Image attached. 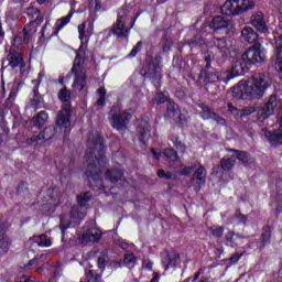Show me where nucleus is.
I'll use <instances>...</instances> for the list:
<instances>
[{
  "label": "nucleus",
  "instance_id": "0e129e2a",
  "mask_svg": "<svg viewBox=\"0 0 282 282\" xmlns=\"http://www.w3.org/2000/svg\"><path fill=\"white\" fill-rule=\"evenodd\" d=\"M242 254L241 253H235L232 257L229 258V261L232 263H237L239 259H241Z\"/></svg>",
  "mask_w": 282,
  "mask_h": 282
},
{
  "label": "nucleus",
  "instance_id": "e2e57ef3",
  "mask_svg": "<svg viewBox=\"0 0 282 282\" xmlns=\"http://www.w3.org/2000/svg\"><path fill=\"white\" fill-rule=\"evenodd\" d=\"M176 122H178V124H184V121L186 120V118H184V116H182V113L178 111V113L175 116Z\"/></svg>",
  "mask_w": 282,
  "mask_h": 282
},
{
  "label": "nucleus",
  "instance_id": "393cba45",
  "mask_svg": "<svg viewBox=\"0 0 282 282\" xmlns=\"http://www.w3.org/2000/svg\"><path fill=\"white\" fill-rule=\"evenodd\" d=\"M124 176V172L120 169H110L107 170L105 177L108 182H110L111 184H116L118 182H120V180H122V177Z\"/></svg>",
  "mask_w": 282,
  "mask_h": 282
},
{
  "label": "nucleus",
  "instance_id": "2f4dec72",
  "mask_svg": "<svg viewBox=\"0 0 282 282\" xmlns=\"http://www.w3.org/2000/svg\"><path fill=\"white\" fill-rule=\"evenodd\" d=\"M23 41L24 43H30V37L32 36V34H34V32H36V29H34V22H31L26 25H24L23 28Z\"/></svg>",
  "mask_w": 282,
  "mask_h": 282
},
{
  "label": "nucleus",
  "instance_id": "72a5a7b5",
  "mask_svg": "<svg viewBox=\"0 0 282 282\" xmlns=\"http://www.w3.org/2000/svg\"><path fill=\"white\" fill-rule=\"evenodd\" d=\"M163 155L170 162H180V156L173 148H167L164 150Z\"/></svg>",
  "mask_w": 282,
  "mask_h": 282
},
{
  "label": "nucleus",
  "instance_id": "e433bc0d",
  "mask_svg": "<svg viewBox=\"0 0 282 282\" xmlns=\"http://www.w3.org/2000/svg\"><path fill=\"white\" fill-rule=\"evenodd\" d=\"M261 111V107L258 105L249 106L242 110H240V118L242 119L246 116H252V113H257Z\"/></svg>",
  "mask_w": 282,
  "mask_h": 282
},
{
  "label": "nucleus",
  "instance_id": "052dcab7",
  "mask_svg": "<svg viewBox=\"0 0 282 282\" xmlns=\"http://www.w3.org/2000/svg\"><path fill=\"white\" fill-rule=\"evenodd\" d=\"M26 14H29V17H34V14H41V11L36 8L30 7L26 9Z\"/></svg>",
  "mask_w": 282,
  "mask_h": 282
},
{
  "label": "nucleus",
  "instance_id": "603ef678",
  "mask_svg": "<svg viewBox=\"0 0 282 282\" xmlns=\"http://www.w3.org/2000/svg\"><path fill=\"white\" fill-rule=\"evenodd\" d=\"M172 141L175 148L178 149V151H186V144L182 143V141H180V138L174 137Z\"/></svg>",
  "mask_w": 282,
  "mask_h": 282
},
{
  "label": "nucleus",
  "instance_id": "a878e982",
  "mask_svg": "<svg viewBox=\"0 0 282 282\" xmlns=\"http://www.w3.org/2000/svg\"><path fill=\"white\" fill-rule=\"evenodd\" d=\"M237 164V158L235 155H226L220 160L219 166L223 171H232Z\"/></svg>",
  "mask_w": 282,
  "mask_h": 282
},
{
  "label": "nucleus",
  "instance_id": "37998d69",
  "mask_svg": "<svg viewBox=\"0 0 282 282\" xmlns=\"http://www.w3.org/2000/svg\"><path fill=\"white\" fill-rule=\"evenodd\" d=\"M70 19H72V14H68V15L57 20V22H56L57 31L56 32L57 33L61 32V30H63V28L65 25H67V23H69Z\"/></svg>",
  "mask_w": 282,
  "mask_h": 282
},
{
  "label": "nucleus",
  "instance_id": "423d86ee",
  "mask_svg": "<svg viewBox=\"0 0 282 282\" xmlns=\"http://www.w3.org/2000/svg\"><path fill=\"white\" fill-rule=\"evenodd\" d=\"M70 74L75 76L72 85L73 89L83 91L87 87V70L85 69V57L80 56V54L76 55Z\"/></svg>",
  "mask_w": 282,
  "mask_h": 282
},
{
  "label": "nucleus",
  "instance_id": "6e6d98bb",
  "mask_svg": "<svg viewBox=\"0 0 282 282\" xmlns=\"http://www.w3.org/2000/svg\"><path fill=\"white\" fill-rule=\"evenodd\" d=\"M235 217L240 224H246V221H248V216L241 214V212H236Z\"/></svg>",
  "mask_w": 282,
  "mask_h": 282
},
{
  "label": "nucleus",
  "instance_id": "4468645a",
  "mask_svg": "<svg viewBox=\"0 0 282 282\" xmlns=\"http://www.w3.org/2000/svg\"><path fill=\"white\" fill-rule=\"evenodd\" d=\"M127 15L121 14L118 17L116 23L112 25V34L117 39H129V28L126 26Z\"/></svg>",
  "mask_w": 282,
  "mask_h": 282
},
{
  "label": "nucleus",
  "instance_id": "4d7b16f0",
  "mask_svg": "<svg viewBox=\"0 0 282 282\" xmlns=\"http://www.w3.org/2000/svg\"><path fill=\"white\" fill-rule=\"evenodd\" d=\"M85 28H87V24L85 22H83L82 24L78 25L80 41H83V39H85Z\"/></svg>",
  "mask_w": 282,
  "mask_h": 282
},
{
  "label": "nucleus",
  "instance_id": "5fc2aeb1",
  "mask_svg": "<svg viewBox=\"0 0 282 282\" xmlns=\"http://www.w3.org/2000/svg\"><path fill=\"white\" fill-rule=\"evenodd\" d=\"M196 169L195 164L188 165V166H184L181 170V175H191V173H193Z\"/></svg>",
  "mask_w": 282,
  "mask_h": 282
},
{
  "label": "nucleus",
  "instance_id": "f704fd0d",
  "mask_svg": "<svg viewBox=\"0 0 282 282\" xmlns=\"http://www.w3.org/2000/svg\"><path fill=\"white\" fill-rule=\"evenodd\" d=\"M162 52L169 53L171 52V47H173V37L171 35H164L161 40Z\"/></svg>",
  "mask_w": 282,
  "mask_h": 282
},
{
  "label": "nucleus",
  "instance_id": "c85d7f7f",
  "mask_svg": "<svg viewBox=\"0 0 282 282\" xmlns=\"http://www.w3.org/2000/svg\"><path fill=\"white\" fill-rule=\"evenodd\" d=\"M33 84H35V87L33 88V98L31 100L32 107H39L41 102H43V97L41 96V93H39V85L40 83L37 80H33Z\"/></svg>",
  "mask_w": 282,
  "mask_h": 282
},
{
  "label": "nucleus",
  "instance_id": "79ce46f5",
  "mask_svg": "<svg viewBox=\"0 0 282 282\" xmlns=\"http://www.w3.org/2000/svg\"><path fill=\"white\" fill-rule=\"evenodd\" d=\"M35 241H37V246L40 247L50 248V246H52V240H50L45 235L36 237Z\"/></svg>",
  "mask_w": 282,
  "mask_h": 282
},
{
  "label": "nucleus",
  "instance_id": "f257e3e1",
  "mask_svg": "<svg viewBox=\"0 0 282 282\" xmlns=\"http://www.w3.org/2000/svg\"><path fill=\"white\" fill-rule=\"evenodd\" d=\"M272 85V78L268 73H254L249 80H240L232 88V96L236 100L250 98L251 100H260L265 96V91Z\"/></svg>",
  "mask_w": 282,
  "mask_h": 282
},
{
  "label": "nucleus",
  "instance_id": "13d9d810",
  "mask_svg": "<svg viewBox=\"0 0 282 282\" xmlns=\"http://www.w3.org/2000/svg\"><path fill=\"white\" fill-rule=\"evenodd\" d=\"M238 1L237 0H231V12L234 14V17H237L239 15L238 10H239V7H238Z\"/></svg>",
  "mask_w": 282,
  "mask_h": 282
},
{
  "label": "nucleus",
  "instance_id": "ea45409f",
  "mask_svg": "<svg viewBox=\"0 0 282 282\" xmlns=\"http://www.w3.org/2000/svg\"><path fill=\"white\" fill-rule=\"evenodd\" d=\"M89 199H91V192H85L79 194L77 196V202H78L77 206H82V208H85V204H87Z\"/></svg>",
  "mask_w": 282,
  "mask_h": 282
},
{
  "label": "nucleus",
  "instance_id": "49530a36",
  "mask_svg": "<svg viewBox=\"0 0 282 282\" xmlns=\"http://www.w3.org/2000/svg\"><path fill=\"white\" fill-rule=\"evenodd\" d=\"M137 262H138V259L135 258V254H133V253H126L124 254L123 263H126V265H133Z\"/></svg>",
  "mask_w": 282,
  "mask_h": 282
},
{
  "label": "nucleus",
  "instance_id": "2eb2a0df",
  "mask_svg": "<svg viewBox=\"0 0 282 282\" xmlns=\"http://www.w3.org/2000/svg\"><path fill=\"white\" fill-rule=\"evenodd\" d=\"M200 80H203L204 85H208V83H226L224 79V74H219V72L203 69L198 76Z\"/></svg>",
  "mask_w": 282,
  "mask_h": 282
},
{
  "label": "nucleus",
  "instance_id": "cd10ccee",
  "mask_svg": "<svg viewBox=\"0 0 282 282\" xmlns=\"http://www.w3.org/2000/svg\"><path fill=\"white\" fill-rule=\"evenodd\" d=\"M229 153H235L236 160H239V162H242V164H248L250 161V154L246 151L237 150V149H227Z\"/></svg>",
  "mask_w": 282,
  "mask_h": 282
},
{
  "label": "nucleus",
  "instance_id": "4be33fe9",
  "mask_svg": "<svg viewBox=\"0 0 282 282\" xmlns=\"http://www.w3.org/2000/svg\"><path fill=\"white\" fill-rule=\"evenodd\" d=\"M137 133L140 142H142V144H147V140L151 138V126H149L147 121L141 122L137 127Z\"/></svg>",
  "mask_w": 282,
  "mask_h": 282
},
{
  "label": "nucleus",
  "instance_id": "412c9836",
  "mask_svg": "<svg viewBox=\"0 0 282 282\" xmlns=\"http://www.w3.org/2000/svg\"><path fill=\"white\" fill-rule=\"evenodd\" d=\"M241 36L243 41L252 45H256L257 43H259V33H257L256 30L250 26H245L242 29Z\"/></svg>",
  "mask_w": 282,
  "mask_h": 282
},
{
  "label": "nucleus",
  "instance_id": "a211bd4d",
  "mask_svg": "<svg viewBox=\"0 0 282 282\" xmlns=\"http://www.w3.org/2000/svg\"><path fill=\"white\" fill-rule=\"evenodd\" d=\"M279 105V100L276 99V95H271L268 102L260 108L262 118H270L274 113Z\"/></svg>",
  "mask_w": 282,
  "mask_h": 282
},
{
  "label": "nucleus",
  "instance_id": "aec40b11",
  "mask_svg": "<svg viewBox=\"0 0 282 282\" xmlns=\"http://www.w3.org/2000/svg\"><path fill=\"white\" fill-rule=\"evenodd\" d=\"M181 260L180 253L172 251H165V257H163V268L164 270H169V268H175Z\"/></svg>",
  "mask_w": 282,
  "mask_h": 282
},
{
  "label": "nucleus",
  "instance_id": "680f3d73",
  "mask_svg": "<svg viewBox=\"0 0 282 282\" xmlns=\"http://www.w3.org/2000/svg\"><path fill=\"white\" fill-rule=\"evenodd\" d=\"M227 107H228V110L230 111V113H236V116H239V117H240L241 111H239V110L237 109V107H234L231 102H229V104L227 105Z\"/></svg>",
  "mask_w": 282,
  "mask_h": 282
},
{
  "label": "nucleus",
  "instance_id": "a18cd8bd",
  "mask_svg": "<svg viewBox=\"0 0 282 282\" xmlns=\"http://www.w3.org/2000/svg\"><path fill=\"white\" fill-rule=\"evenodd\" d=\"M97 94L99 96V98L97 100L98 107H105V98L107 96V90L105 88H99L97 90Z\"/></svg>",
  "mask_w": 282,
  "mask_h": 282
},
{
  "label": "nucleus",
  "instance_id": "774afa93",
  "mask_svg": "<svg viewBox=\"0 0 282 282\" xmlns=\"http://www.w3.org/2000/svg\"><path fill=\"white\" fill-rule=\"evenodd\" d=\"M143 265L148 269V270H151L152 268H153V262H151V261H144L143 262Z\"/></svg>",
  "mask_w": 282,
  "mask_h": 282
},
{
  "label": "nucleus",
  "instance_id": "864d4df0",
  "mask_svg": "<svg viewBox=\"0 0 282 282\" xmlns=\"http://www.w3.org/2000/svg\"><path fill=\"white\" fill-rule=\"evenodd\" d=\"M158 176L161 177V180H173V173L165 172L164 170H159Z\"/></svg>",
  "mask_w": 282,
  "mask_h": 282
},
{
  "label": "nucleus",
  "instance_id": "6ab92c4d",
  "mask_svg": "<svg viewBox=\"0 0 282 282\" xmlns=\"http://www.w3.org/2000/svg\"><path fill=\"white\" fill-rule=\"evenodd\" d=\"M251 25L258 30V32H262L265 34L268 32V25L265 24V19L263 18V13L258 11L251 15Z\"/></svg>",
  "mask_w": 282,
  "mask_h": 282
},
{
  "label": "nucleus",
  "instance_id": "bb28decb",
  "mask_svg": "<svg viewBox=\"0 0 282 282\" xmlns=\"http://www.w3.org/2000/svg\"><path fill=\"white\" fill-rule=\"evenodd\" d=\"M193 180H196L199 186L206 184V167H204V165H199L194 172Z\"/></svg>",
  "mask_w": 282,
  "mask_h": 282
},
{
  "label": "nucleus",
  "instance_id": "7c9ffc66",
  "mask_svg": "<svg viewBox=\"0 0 282 282\" xmlns=\"http://www.w3.org/2000/svg\"><path fill=\"white\" fill-rule=\"evenodd\" d=\"M238 1V11L236 13L243 14L247 10H252L254 8V3L252 0H237Z\"/></svg>",
  "mask_w": 282,
  "mask_h": 282
},
{
  "label": "nucleus",
  "instance_id": "bf43d9fd",
  "mask_svg": "<svg viewBox=\"0 0 282 282\" xmlns=\"http://www.w3.org/2000/svg\"><path fill=\"white\" fill-rule=\"evenodd\" d=\"M23 193H28V183H21L18 186V195H23Z\"/></svg>",
  "mask_w": 282,
  "mask_h": 282
},
{
  "label": "nucleus",
  "instance_id": "9d476101",
  "mask_svg": "<svg viewBox=\"0 0 282 282\" xmlns=\"http://www.w3.org/2000/svg\"><path fill=\"white\" fill-rule=\"evenodd\" d=\"M242 55L249 66L254 65V63H264L265 61V52L261 50V43L253 44Z\"/></svg>",
  "mask_w": 282,
  "mask_h": 282
},
{
  "label": "nucleus",
  "instance_id": "8fccbe9b",
  "mask_svg": "<svg viewBox=\"0 0 282 282\" xmlns=\"http://www.w3.org/2000/svg\"><path fill=\"white\" fill-rule=\"evenodd\" d=\"M86 276H87V282H100V275L94 273L93 270H89L86 273Z\"/></svg>",
  "mask_w": 282,
  "mask_h": 282
},
{
  "label": "nucleus",
  "instance_id": "dca6fc26",
  "mask_svg": "<svg viewBox=\"0 0 282 282\" xmlns=\"http://www.w3.org/2000/svg\"><path fill=\"white\" fill-rule=\"evenodd\" d=\"M202 109V118L203 120H214L219 127H226L227 122L224 117L217 115L215 111L210 110L208 106L206 105H200Z\"/></svg>",
  "mask_w": 282,
  "mask_h": 282
},
{
  "label": "nucleus",
  "instance_id": "20e7f679",
  "mask_svg": "<svg viewBox=\"0 0 282 282\" xmlns=\"http://www.w3.org/2000/svg\"><path fill=\"white\" fill-rule=\"evenodd\" d=\"M162 56L155 55L150 58L148 65L143 66L140 74L145 78H150L152 80L154 87L160 89L162 85Z\"/></svg>",
  "mask_w": 282,
  "mask_h": 282
},
{
  "label": "nucleus",
  "instance_id": "3c124183",
  "mask_svg": "<svg viewBox=\"0 0 282 282\" xmlns=\"http://www.w3.org/2000/svg\"><path fill=\"white\" fill-rule=\"evenodd\" d=\"M166 100H167L166 95H164L163 93H158L154 97V102L156 105H164Z\"/></svg>",
  "mask_w": 282,
  "mask_h": 282
},
{
  "label": "nucleus",
  "instance_id": "de8ad7c7",
  "mask_svg": "<svg viewBox=\"0 0 282 282\" xmlns=\"http://www.w3.org/2000/svg\"><path fill=\"white\" fill-rule=\"evenodd\" d=\"M142 50V41H139L137 45L133 46L130 54L128 55V58H135L138 56V53Z\"/></svg>",
  "mask_w": 282,
  "mask_h": 282
},
{
  "label": "nucleus",
  "instance_id": "58836bf2",
  "mask_svg": "<svg viewBox=\"0 0 282 282\" xmlns=\"http://www.w3.org/2000/svg\"><path fill=\"white\" fill-rule=\"evenodd\" d=\"M221 14H226V17H234L232 11V0H227L221 7H220Z\"/></svg>",
  "mask_w": 282,
  "mask_h": 282
},
{
  "label": "nucleus",
  "instance_id": "39448f33",
  "mask_svg": "<svg viewBox=\"0 0 282 282\" xmlns=\"http://www.w3.org/2000/svg\"><path fill=\"white\" fill-rule=\"evenodd\" d=\"M131 111L122 110L120 106H112L109 112V120L112 129L124 133L129 127V122H131Z\"/></svg>",
  "mask_w": 282,
  "mask_h": 282
},
{
  "label": "nucleus",
  "instance_id": "9b49d317",
  "mask_svg": "<svg viewBox=\"0 0 282 282\" xmlns=\"http://www.w3.org/2000/svg\"><path fill=\"white\" fill-rule=\"evenodd\" d=\"M12 67V69L20 67L23 69L25 67V62H23V55L14 50H10L7 59L2 61V68Z\"/></svg>",
  "mask_w": 282,
  "mask_h": 282
},
{
  "label": "nucleus",
  "instance_id": "c9c22d12",
  "mask_svg": "<svg viewBox=\"0 0 282 282\" xmlns=\"http://www.w3.org/2000/svg\"><path fill=\"white\" fill-rule=\"evenodd\" d=\"M177 113H180L178 106L175 102L169 101L167 102V110H166L167 117L175 120V117L177 116Z\"/></svg>",
  "mask_w": 282,
  "mask_h": 282
},
{
  "label": "nucleus",
  "instance_id": "b1692460",
  "mask_svg": "<svg viewBox=\"0 0 282 282\" xmlns=\"http://www.w3.org/2000/svg\"><path fill=\"white\" fill-rule=\"evenodd\" d=\"M264 137L269 140L272 147H279V144H282V129L274 130L273 132L265 130Z\"/></svg>",
  "mask_w": 282,
  "mask_h": 282
},
{
  "label": "nucleus",
  "instance_id": "f3484780",
  "mask_svg": "<svg viewBox=\"0 0 282 282\" xmlns=\"http://www.w3.org/2000/svg\"><path fill=\"white\" fill-rule=\"evenodd\" d=\"M102 239V232L98 229H88L79 237L80 243H98Z\"/></svg>",
  "mask_w": 282,
  "mask_h": 282
},
{
  "label": "nucleus",
  "instance_id": "5701e85b",
  "mask_svg": "<svg viewBox=\"0 0 282 282\" xmlns=\"http://www.w3.org/2000/svg\"><path fill=\"white\" fill-rule=\"evenodd\" d=\"M214 46L218 50L221 56H228L230 54V44L226 37H214Z\"/></svg>",
  "mask_w": 282,
  "mask_h": 282
},
{
  "label": "nucleus",
  "instance_id": "7ed1b4c3",
  "mask_svg": "<svg viewBox=\"0 0 282 282\" xmlns=\"http://www.w3.org/2000/svg\"><path fill=\"white\" fill-rule=\"evenodd\" d=\"M58 98L64 102L62 109L57 113L56 124L59 129H64V140L69 138V132L67 129L72 127V93L67 88H63L58 93Z\"/></svg>",
  "mask_w": 282,
  "mask_h": 282
},
{
  "label": "nucleus",
  "instance_id": "c756f323",
  "mask_svg": "<svg viewBox=\"0 0 282 282\" xmlns=\"http://www.w3.org/2000/svg\"><path fill=\"white\" fill-rule=\"evenodd\" d=\"M270 237H272V228L270 226L263 227L261 235V246L260 249L263 250L270 243Z\"/></svg>",
  "mask_w": 282,
  "mask_h": 282
},
{
  "label": "nucleus",
  "instance_id": "4c0bfd02",
  "mask_svg": "<svg viewBox=\"0 0 282 282\" xmlns=\"http://www.w3.org/2000/svg\"><path fill=\"white\" fill-rule=\"evenodd\" d=\"M18 91H19V89L17 87L11 88L10 95H9L8 99L6 100V107H8V109H11V107H14V100H17Z\"/></svg>",
  "mask_w": 282,
  "mask_h": 282
},
{
  "label": "nucleus",
  "instance_id": "a19ab883",
  "mask_svg": "<svg viewBox=\"0 0 282 282\" xmlns=\"http://www.w3.org/2000/svg\"><path fill=\"white\" fill-rule=\"evenodd\" d=\"M10 239L6 237H0V254H7L10 250Z\"/></svg>",
  "mask_w": 282,
  "mask_h": 282
},
{
  "label": "nucleus",
  "instance_id": "ddd939ff",
  "mask_svg": "<svg viewBox=\"0 0 282 282\" xmlns=\"http://www.w3.org/2000/svg\"><path fill=\"white\" fill-rule=\"evenodd\" d=\"M231 25L232 24L230 23V20L223 15L215 17L209 23L210 30H214L216 34H221L223 32H225V34H228V29Z\"/></svg>",
  "mask_w": 282,
  "mask_h": 282
},
{
  "label": "nucleus",
  "instance_id": "69168bd1",
  "mask_svg": "<svg viewBox=\"0 0 282 282\" xmlns=\"http://www.w3.org/2000/svg\"><path fill=\"white\" fill-rule=\"evenodd\" d=\"M205 62H206L205 69H210V63H213V58L210 57V55L205 56Z\"/></svg>",
  "mask_w": 282,
  "mask_h": 282
},
{
  "label": "nucleus",
  "instance_id": "473e14b6",
  "mask_svg": "<svg viewBox=\"0 0 282 282\" xmlns=\"http://www.w3.org/2000/svg\"><path fill=\"white\" fill-rule=\"evenodd\" d=\"M47 112L41 111L35 117H33L32 122L35 127H43L47 122Z\"/></svg>",
  "mask_w": 282,
  "mask_h": 282
},
{
  "label": "nucleus",
  "instance_id": "6e6552de",
  "mask_svg": "<svg viewBox=\"0 0 282 282\" xmlns=\"http://www.w3.org/2000/svg\"><path fill=\"white\" fill-rule=\"evenodd\" d=\"M250 69V64L245 59L243 55L240 58L236 59L230 69L223 73V80L226 84L230 83L232 78H237V76H243Z\"/></svg>",
  "mask_w": 282,
  "mask_h": 282
},
{
  "label": "nucleus",
  "instance_id": "09e8293b",
  "mask_svg": "<svg viewBox=\"0 0 282 282\" xmlns=\"http://www.w3.org/2000/svg\"><path fill=\"white\" fill-rule=\"evenodd\" d=\"M105 263H107V251H102L98 258L99 270H105Z\"/></svg>",
  "mask_w": 282,
  "mask_h": 282
},
{
  "label": "nucleus",
  "instance_id": "f03ea898",
  "mask_svg": "<svg viewBox=\"0 0 282 282\" xmlns=\"http://www.w3.org/2000/svg\"><path fill=\"white\" fill-rule=\"evenodd\" d=\"M86 162L88 164L86 175L93 182H100L101 169L107 166V158L105 156V143L100 134H89L88 149L86 150Z\"/></svg>",
  "mask_w": 282,
  "mask_h": 282
},
{
  "label": "nucleus",
  "instance_id": "0eeeda50",
  "mask_svg": "<svg viewBox=\"0 0 282 282\" xmlns=\"http://www.w3.org/2000/svg\"><path fill=\"white\" fill-rule=\"evenodd\" d=\"M87 215V209L83 206L75 205L72 207L70 210V219L72 221H68L67 216L62 215L61 216V231L62 236H65V230L72 226V224H80L82 219H85V216Z\"/></svg>",
  "mask_w": 282,
  "mask_h": 282
},
{
  "label": "nucleus",
  "instance_id": "c03bdc74",
  "mask_svg": "<svg viewBox=\"0 0 282 282\" xmlns=\"http://www.w3.org/2000/svg\"><path fill=\"white\" fill-rule=\"evenodd\" d=\"M209 232L217 239H221L224 237V227H208Z\"/></svg>",
  "mask_w": 282,
  "mask_h": 282
},
{
  "label": "nucleus",
  "instance_id": "338daca9",
  "mask_svg": "<svg viewBox=\"0 0 282 282\" xmlns=\"http://www.w3.org/2000/svg\"><path fill=\"white\" fill-rule=\"evenodd\" d=\"M234 237H235V231H229L226 235V241H228L229 243H232L234 242Z\"/></svg>",
  "mask_w": 282,
  "mask_h": 282
},
{
  "label": "nucleus",
  "instance_id": "1a4fd4ad",
  "mask_svg": "<svg viewBox=\"0 0 282 282\" xmlns=\"http://www.w3.org/2000/svg\"><path fill=\"white\" fill-rule=\"evenodd\" d=\"M275 41V54L271 57V67L278 70V74L282 80V30L274 33Z\"/></svg>",
  "mask_w": 282,
  "mask_h": 282
},
{
  "label": "nucleus",
  "instance_id": "f8f14e48",
  "mask_svg": "<svg viewBox=\"0 0 282 282\" xmlns=\"http://www.w3.org/2000/svg\"><path fill=\"white\" fill-rule=\"evenodd\" d=\"M56 133H58V131L56 130V127L54 126L46 127L37 135H33L32 138L26 139V144L29 145L39 144V141L48 142V140H53V138H56Z\"/></svg>",
  "mask_w": 282,
  "mask_h": 282
}]
</instances>
